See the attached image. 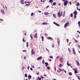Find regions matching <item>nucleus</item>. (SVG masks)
<instances>
[{"mask_svg":"<svg viewBox=\"0 0 80 80\" xmlns=\"http://www.w3.org/2000/svg\"><path fill=\"white\" fill-rule=\"evenodd\" d=\"M63 15V12L62 11H59L58 13V17L59 18H60V17H61L62 16V15Z\"/></svg>","mask_w":80,"mask_h":80,"instance_id":"obj_1","label":"nucleus"},{"mask_svg":"<svg viewBox=\"0 0 80 80\" xmlns=\"http://www.w3.org/2000/svg\"><path fill=\"white\" fill-rule=\"evenodd\" d=\"M62 1H63L64 2V6H67V4H68V2L67 1V0H62Z\"/></svg>","mask_w":80,"mask_h":80,"instance_id":"obj_2","label":"nucleus"},{"mask_svg":"<svg viewBox=\"0 0 80 80\" xmlns=\"http://www.w3.org/2000/svg\"><path fill=\"white\" fill-rule=\"evenodd\" d=\"M70 24V23H69V22H67V23H66L64 26V28H66L68 26V25Z\"/></svg>","mask_w":80,"mask_h":80,"instance_id":"obj_3","label":"nucleus"},{"mask_svg":"<svg viewBox=\"0 0 80 80\" xmlns=\"http://www.w3.org/2000/svg\"><path fill=\"white\" fill-rule=\"evenodd\" d=\"M59 60L60 62H63V57H61L59 59Z\"/></svg>","mask_w":80,"mask_h":80,"instance_id":"obj_4","label":"nucleus"},{"mask_svg":"<svg viewBox=\"0 0 80 80\" xmlns=\"http://www.w3.org/2000/svg\"><path fill=\"white\" fill-rule=\"evenodd\" d=\"M1 13L2 15H5V14L4 11L2 9H1Z\"/></svg>","mask_w":80,"mask_h":80,"instance_id":"obj_5","label":"nucleus"},{"mask_svg":"<svg viewBox=\"0 0 80 80\" xmlns=\"http://www.w3.org/2000/svg\"><path fill=\"white\" fill-rule=\"evenodd\" d=\"M24 0H21L20 2L19 3H21V4H24Z\"/></svg>","mask_w":80,"mask_h":80,"instance_id":"obj_6","label":"nucleus"},{"mask_svg":"<svg viewBox=\"0 0 80 80\" xmlns=\"http://www.w3.org/2000/svg\"><path fill=\"white\" fill-rule=\"evenodd\" d=\"M73 70L74 71L75 73H78V71H77V70L76 69L73 68Z\"/></svg>","mask_w":80,"mask_h":80,"instance_id":"obj_7","label":"nucleus"},{"mask_svg":"<svg viewBox=\"0 0 80 80\" xmlns=\"http://www.w3.org/2000/svg\"><path fill=\"white\" fill-rule=\"evenodd\" d=\"M42 58V56H40L39 58H37V60H41Z\"/></svg>","mask_w":80,"mask_h":80,"instance_id":"obj_8","label":"nucleus"},{"mask_svg":"<svg viewBox=\"0 0 80 80\" xmlns=\"http://www.w3.org/2000/svg\"><path fill=\"white\" fill-rule=\"evenodd\" d=\"M72 52L74 55H76V53H75V49L74 48H73L72 49Z\"/></svg>","mask_w":80,"mask_h":80,"instance_id":"obj_9","label":"nucleus"},{"mask_svg":"<svg viewBox=\"0 0 80 80\" xmlns=\"http://www.w3.org/2000/svg\"><path fill=\"white\" fill-rule=\"evenodd\" d=\"M38 37V36L37 35V33H36L34 36V38H37Z\"/></svg>","mask_w":80,"mask_h":80,"instance_id":"obj_10","label":"nucleus"},{"mask_svg":"<svg viewBox=\"0 0 80 80\" xmlns=\"http://www.w3.org/2000/svg\"><path fill=\"white\" fill-rule=\"evenodd\" d=\"M44 14L45 15H47L49 14V13L48 12H45L44 13Z\"/></svg>","mask_w":80,"mask_h":80,"instance_id":"obj_11","label":"nucleus"},{"mask_svg":"<svg viewBox=\"0 0 80 80\" xmlns=\"http://www.w3.org/2000/svg\"><path fill=\"white\" fill-rule=\"evenodd\" d=\"M58 45H60V39L59 38H58Z\"/></svg>","mask_w":80,"mask_h":80,"instance_id":"obj_12","label":"nucleus"},{"mask_svg":"<svg viewBox=\"0 0 80 80\" xmlns=\"http://www.w3.org/2000/svg\"><path fill=\"white\" fill-rule=\"evenodd\" d=\"M45 67H48V62H45Z\"/></svg>","mask_w":80,"mask_h":80,"instance_id":"obj_13","label":"nucleus"},{"mask_svg":"<svg viewBox=\"0 0 80 80\" xmlns=\"http://www.w3.org/2000/svg\"><path fill=\"white\" fill-rule=\"evenodd\" d=\"M57 5V3H56V2H54L52 3V6H55V5Z\"/></svg>","mask_w":80,"mask_h":80,"instance_id":"obj_14","label":"nucleus"},{"mask_svg":"<svg viewBox=\"0 0 80 80\" xmlns=\"http://www.w3.org/2000/svg\"><path fill=\"white\" fill-rule=\"evenodd\" d=\"M53 0H49V3H53Z\"/></svg>","mask_w":80,"mask_h":80,"instance_id":"obj_15","label":"nucleus"},{"mask_svg":"<svg viewBox=\"0 0 80 80\" xmlns=\"http://www.w3.org/2000/svg\"><path fill=\"white\" fill-rule=\"evenodd\" d=\"M31 3V2H26L25 1L24 2V3L25 4H26V3Z\"/></svg>","mask_w":80,"mask_h":80,"instance_id":"obj_16","label":"nucleus"},{"mask_svg":"<svg viewBox=\"0 0 80 80\" xmlns=\"http://www.w3.org/2000/svg\"><path fill=\"white\" fill-rule=\"evenodd\" d=\"M31 78H32V76L30 75L28 76V78L29 80H30V79H31Z\"/></svg>","mask_w":80,"mask_h":80,"instance_id":"obj_17","label":"nucleus"},{"mask_svg":"<svg viewBox=\"0 0 80 80\" xmlns=\"http://www.w3.org/2000/svg\"><path fill=\"white\" fill-rule=\"evenodd\" d=\"M41 38H42V42H43V41H44V37H43V36H42L41 37Z\"/></svg>","mask_w":80,"mask_h":80,"instance_id":"obj_18","label":"nucleus"},{"mask_svg":"<svg viewBox=\"0 0 80 80\" xmlns=\"http://www.w3.org/2000/svg\"><path fill=\"white\" fill-rule=\"evenodd\" d=\"M76 62L77 63V65L78 66H80V64L79 63V62H78V61H77Z\"/></svg>","mask_w":80,"mask_h":80,"instance_id":"obj_19","label":"nucleus"},{"mask_svg":"<svg viewBox=\"0 0 80 80\" xmlns=\"http://www.w3.org/2000/svg\"><path fill=\"white\" fill-rule=\"evenodd\" d=\"M31 53L32 55H33V54H34V52H33V49H32Z\"/></svg>","mask_w":80,"mask_h":80,"instance_id":"obj_20","label":"nucleus"},{"mask_svg":"<svg viewBox=\"0 0 80 80\" xmlns=\"http://www.w3.org/2000/svg\"><path fill=\"white\" fill-rule=\"evenodd\" d=\"M65 12H64L63 13V14L62 15L63 17H65Z\"/></svg>","mask_w":80,"mask_h":80,"instance_id":"obj_21","label":"nucleus"},{"mask_svg":"<svg viewBox=\"0 0 80 80\" xmlns=\"http://www.w3.org/2000/svg\"><path fill=\"white\" fill-rule=\"evenodd\" d=\"M48 39H50L51 40H53V38L51 37H48Z\"/></svg>","mask_w":80,"mask_h":80,"instance_id":"obj_22","label":"nucleus"},{"mask_svg":"<svg viewBox=\"0 0 80 80\" xmlns=\"http://www.w3.org/2000/svg\"><path fill=\"white\" fill-rule=\"evenodd\" d=\"M42 25H47V22H44L42 23Z\"/></svg>","mask_w":80,"mask_h":80,"instance_id":"obj_23","label":"nucleus"},{"mask_svg":"<svg viewBox=\"0 0 80 80\" xmlns=\"http://www.w3.org/2000/svg\"><path fill=\"white\" fill-rule=\"evenodd\" d=\"M74 15H77V11H74Z\"/></svg>","mask_w":80,"mask_h":80,"instance_id":"obj_24","label":"nucleus"},{"mask_svg":"<svg viewBox=\"0 0 80 80\" xmlns=\"http://www.w3.org/2000/svg\"><path fill=\"white\" fill-rule=\"evenodd\" d=\"M63 66V64H59V67H62Z\"/></svg>","mask_w":80,"mask_h":80,"instance_id":"obj_25","label":"nucleus"},{"mask_svg":"<svg viewBox=\"0 0 80 80\" xmlns=\"http://www.w3.org/2000/svg\"><path fill=\"white\" fill-rule=\"evenodd\" d=\"M79 5H80V3L78 2L76 4V6L78 7V6H79Z\"/></svg>","mask_w":80,"mask_h":80,"instance_id":"obj_26","label":"nucleus"},{"mask_svg":"<svg viewBox=\"0 0 80 80\" xmlns=\"http://www.w3.org/2000/svg\"><path fill=\"white\" fill-rule=\"evenodd\" d=\"M53 17H54V18H56V16L55 15V14H53Z\"/></svg>","mask_w":80,"mask_h":80,"instance_id":"obj_27","label":"nucleus"},{"mask_svg":"<svg viewBox=\"0 0 80 80\" xmlns=\"http://www.w3.org/2000/svg\"><path fill=\"white\" fill-rule=\"evenodd\" d=\"M28 42H26V47L27 48H28Z\"/></svg>","mask_w":80,"mask_h":80,"instance_id":"obj_28","label":"nucleus"},{"mask_svg":"<svg viewBox=\"0 0 80 80\" xmlns=\"http://www.w3.org/2000/svg\"><path fill=\"white\" fill-rule=\"evenodd\" d=\"M69 75H72V73L71 72H69Z\"/></svg>","mask_w":80,"mask_h":80,"instance_id":"obj_29","label":"nucleus"},{"mask_svg":"<svg viewBox=\"0 0 80 80\" xmlns=\"http://www.w3.org/2000/svg\"><path fill=\"white\" fill-rule=\"evenodd\" d=\"M78 48L80 49V45L79 44H78Z\"/></svg>","mask_w":80,"mask_h":80,"instance_id":"obj_30","label":"nucleus"},{"mask_svg":"<svg viewBox=\"0 0 80 80\" xmlns=\"http://www.w3.org/2000/svg\"><path fill=\"white\" fill-rule=\"evenodd\" d=\"M67 65L68 66H71V64L68 63H67Z\"/></svg>","mask_w":80,"mask_h":80,"instance_id":"obj_31","label":"nucleus"},{"mask_svg":"<svg viewBox=\"0 0 80 80\" xmlns=\"http://www.w3.org/2000/svg\"><path fill=\"white\" fill-rule=\"evenodd\" d=\"M47 69H48V70H50V68L49 66H48L47 67Z\"/></svg>","mask_w":80,"mask_h":80,"instance_id":"obj_32","label":"nucleus"},{"mask_svg":"<svg viewBox=\"0 0 80 80\" xmlns=\"http://www.w3.org/2000/svg\"><path fill=\"white\" fill-rule=\"evenodd\" d=\"M1 5L3 7V8H4V9H5V7H4V6H5V5H4V4H2Z\"/></svg>","mask_w":80,"mask_h":80,"instance_id":"obj_33","label":"nucleus"},{"mask_svg":"<svg viewBox=\"0 0 80 80\" xmlns=\"http://www.w3.org/2000/svg\"><path fill=\"white\" fill-rule=\"evenodd\" d=\"M78 24L79 25V27H80V21H79L78 22Z\"/></svg>","mask_w":80,"mask_h":80,"instance_id":"obj_34","label":"nucleus"},{"mask_svg":"<svg viewBox=\"0 0 80 80\" xmlns=\"http://www.w3.org/2000/svg\"><path fill=\"white\" fill-rule=\"evenodd\" d=\"M77 77L78 80H80V77L78 76L77 75Z\"/></svg>","mask_w":80,"mask_h":80,"instance_id":"obj_35","label":"nucleus"},{"mask_svg":"<svg viewBox=\"0 0 80 80\" xmlns=\"http://www.w3.org/2000/svg\"><path fill=\"white\" fill-rule=\"evenodd\" d=\"M54 46H55V45L54 44H52V48H54Z\"/></svg>","mask_w":80,"mask_h":80,"instance_id":"obj_36","label":"nucleus"},{"mask_svg":"<svg viewBox=\"0 0 80 80\" xmlns=\"http://www.w3.org/2000/svg\"><path fill=\"white\" fill-rule=\"evenodd\" d=\"M45 62V61L44 60H42V64H44V63Z\"/></svg>","mask_w":80,"mask_h":80,"instance_id":"obj_37","label":"nucleus"},{"mask_svg":"<svg viewBox=\"0 0 80 80\" xmlns=\"http://www.w3.org/2000/svg\"><path fill=\"white\" fill-rule=\"evenodd\" d=\"M56 25H57V26H58V27H60V25L57 23L56 24Z\"/></svg>","mask_w":80,"mask_h":80,"instance_id":"obj_38","label":"nucleus"},{"mask_svg":"<svg viewBox=\"0 0 80 80\" xmlns=\"http://www.w3.org/2000/svg\"><path fill=\"white\" fill-rule=\"evenodd\" d=\"M70 17H73V14L71 13L70 14Z\"/></svg>","mask_w":80,"mask_h":80,"instance_id":"obj_39","label":"nucleus"},{"mask_svg":"<svg viewBox=\"0 0 80 80\" xmlns=\"http://www.w3.org/2000/svg\"><path fill=\"white\" fill-rule=\"evenodd\" d=\"M25 77H27V73H26L25 74Z\"/></svg>","mask_w":80,"mask_h":80,"instance_id":"obj_40","label":"nucleus"},{"mask_svg":"<svg viewBox=\"0 0 80 80\" xmlns=\"http://www.w3.org/2000/svg\"><path fill=\"white\" fill-rule=\"evenodd\" d=\"M44 35H45V36H46V37H47V36L48 35V34H47V33H45Z\"/></svg>","mask_w":80,"mask_h":80,"instance_id":"obj_41","label":"nucleus"},{"mask_svg":"<svg viewBox=\"0 0 80 80\" xmlns=\"http://www.w3.org/2000/svg\"><path fill=\"white\" fill-rule=\"evenodd\" d=\"M22 41L23 42H25V39L24 38L22 39Z\"/></svg>","mask_w":80,"mask_h":80,"instance_id":"obj_42","label":"nucleus"},{"mask_svg":"<svg viewBox=\"0 0 80 80\" xmlns=\"http://www.w3.org/2000/svg\"><path fill=\"white\" fill-rule=\"evenodd\" d=\"M38 79L39 80H41L42 78H41L39 77H38Z\"/></svg>","mask_w":80,"mask_h":80,"instance_id":"obj_43","label":"nucleus"},{"mask_svg":"<svg viewBox=\"0 0 80 80\" xmlns=\"http://www.w3.org/2000/svg\"><path fill=\"white\" fill-rule=\"evenodd\" d=\"M46 50H47V51L48 52H49V51L48 50V49H47V48H46Z\"/></svg>","mask_w":80,"mask_h":80,"instance_id":"obj_44","label":"nucleus"},{"mask_svg":"<svg viewBox=\"0 0 80 80\" xmlns=\"http://www.w3.org/2000/svg\"><path fill=\"white\" fill-rule=\"evenodd\" d=\"M30 36L31 38V39H32L33 37H32V34L30 35Z\"/></svg>","mask_w":80,"mask_h":80,"instance_id":"obj_45","label":"nucleus"},{"mask_svg":"<svg viewBox=\"0 0 80 80\" xmlns=\"http://www.w3.org/2000/svg\"><path fill=\"white\" fill-rule=\"evenodd\" d=\"M80 37V36H79V34H78V36H77V38H78Z\"/></svg>","mask_w":80,"mask_h":80,"instance_id":"obj_46","label":"nucleus"},{"mask_svg":"<svg viewBox=\"0 0 80 80\" xmlns=\"http://www.w3.org/2000/svg\"><path fill=\"white\" fill-rule=\"evenodd\" d=\"M49 57L51 58H53V56H49Z\"/></svg>","mask_w":80,"mask_h":80,"instance_id":"obj_47","label":"nucleus"},{"mask_svg":"<svg viewBox=\"0 0 80 80\" xmlns=\"http://www.w3.org/2000/svg\"><path fill=\"white\" fill-rule=\"evenodd\" d=\"M30 5V4H26V6H28V5Z\"/></svg>","mask_w":80,"mask_h":80,"instance_id":"obj_48","label":"nucleus"},{"mask_svg":"<svg viewBox=\"0 0 80 80\" xmlns=\"http://www.w3.org/2000/svg\"><path fill=\"white\" fill-rule=\"evenodd\" d=\"M33 12L31 13V16H33Z\"/></svg>","mask_w":80,"mask_h":80,"instance_id":"obj_49","label":"nucleus"},{"mask_svg":"<svg viewBox=\"0 0 80 80\" xmlns=\"http://www.w3.org/2000/svg\"><path fill=\"white\" fill-rule=\"evenodd\" d=\"M53 23L55 25H56L57 24V23H56V22H53Z\"/></svg>","mask_w":80,"mask_h":80,"instance_id":"obj_50","label":"nucleus"},{"mask_svg":"<svg viewBox=\"0 0 80 80\" xmlns=\"http://www.w3.org/2000/svg\"><path fill=\"white\" fill-rule=\"evenodd\" d=\"M74 15V18H76V15Z\"/></svg>","mask_w":80,"mask_h":80,"instance_id":"obj_51","label":"nucleus"},{"mask_svg":"<svg viewBox=\"0 0 80 80\" xmlns=\"http://www.w3.org/2000/svg\"><path fill=\"white\" fill-rule=\"evenodd\" d=\"M68 41H69L68 39H67V43H68Z\"/></svg>","mask_w":80,"mask_h":80,"instance_id":"obj_52","label":"nucleus"},{"mask_svg":"<svg viewBox=\"0 0 80 80\" xmlns=\"http://www.w3.org/2000/svg\"><path fill=\"white\" fill-rule=\"evenodd\" d=\"M26 50H23L22 51L23 52H26Z\"/></svg>","mask_w":80,"mask_h":80,"instance_id":"obj_53","label":"nucleus"},{"mask_svg":"<svg viewBox=\"0 0 80 80\" xmlns=\"http://www.w3.org/2000/svg\"><path fill=\"white\" fill-rule=\"evenodd\" d=\"M61 5V3H58V6H60V5Z\"/></svg>","mask_w":80,"mask_h":80,"instance_id":"obj_54","label":"nucleus"},{"mask_svg":"<svg viewBox=\"0 0 80 80\" xmlns=\"http://www.w3.org/2000/svg\"><path fill=\"white\" fill-rule=\"evenodd\" d=\"M41 78H42V79H43V76H41Z\"/></svg>","mask_w":80,"mask_h":80,"instance_id":"obj_55","label":"nucleus"},{"mask_svg":"<svg viewBox=\"0 0 80 80\" xmlns=\"http://www.w3.org/2000/svg\"><path fill=\"white\" fill-rule=\"evenodd\" d=\"M60 58V56H58L56 57L57 58Z\"/></svg>","mask_w":80,"mask_h":80,"instance_id":"obj_56","label":"nucleus"},{"mask_svg":"<svg viewBox=\"0 0 80 80\" xmlns=\"http://www.w3.org/2000/svg\"><path fill=\"white\" fill-rule=\"evenodd\" d=\"M77 10H80V9L78 8V7H77Z\"/></svg>","mask_w":80,"mask_h":80,"instance_id":"obj_57","label":"nucleus"},{"mask_svg":"<svg viewBox=\"0 0 80 80\" xmlns=\"http://www.w3.org/2000/svg\"><path fill=\"white\" fill-rule=\"evenodd\" d=\"M38 12L39 13H42V11H38Z\"/></svg>","mask_w":80,"mask_h":80,"instance_id":"obj_58","label":"nucleus"},{"mask_svg":"<svg viewBox=\"0 0 80 80\" xmlns=\"http://www.w3.org/2000/svg\"><path fill=\"white\" fill-rule=\"evenodd\" d=\"M71 42H69V44L68 45V46H70V44H71Z\"/></svg>","mask_w":80,"mask_h":80,"instance_id":"obj_59","label":"nucleus"},{"mask_svg":"<svg viewBox=\"0 0 80 80\" xmlns=\"http://www.w3.org/2000/svg\"><path fill=\"white\" fill-rule=\"evenodd\" d=\"M68 50L69 52H70V48H68Z\"/></svg>","mask_w":80,"mask_h":80,"instance_id":"obj_60","label":"nucleus"},{"mask_svg":"<svg viewBox=\"0 0 80 80\" xmlns=\"http://www.w3.org/2000/svg\"><path fill=\"white\" fill-rule=\"evenodd\" d=\"M44 77H47V74H44Z\"/></svg>","mask_w":80,"mask_h":80,"instance_id":"obj_61","label":"nucleus"},{"mask_svg":"<svg viewBox=\"0 0 80 80\" xmlns=\"http://www.w3.org/2000/svg\"><path fill=\"white\" fill-rule=\"evenodd\" d=\"M1 20V21H3V20L2 19H0V21Z\"/></svg>","mask_w":80,"mask_h":80,"instance_id":"obj_62","label":"nucleus"},{"mask_svg":"<svg viewBox=\"0 0 80 80\" xmlns=\"http://www.w3.org/2000/svg\"><path fill=\"white\" fill-rule=\"evenodd\" d=\"M24 34V35H27V33H25Z\"/></svg>","mask_w":80,"mask_h":80,"instance_id":"obj_63","label":"nucleus"},{"mask_svg":"<svg viewBox=\"0 0 80 80\" xmlns=\"http://www.w3.org/2000/svg\"><path fill=\"white\" fill-rule=\"evenodd\" d=\"M37 75H39V72H38L37 73Z\"/></svg>","mask_w":80,"mask_h":80,"instance_id":"obj_64","label":"nucleus"}]
</instances>
